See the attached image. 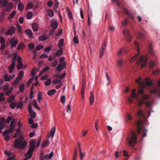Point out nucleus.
<instances>
[{
  "mask_svg": "<svg viewBox=\"0 0 160 160\" xmlns=\"http://www.w3.org/2000/svg\"><path fill=\"white\" fill-rule=\"evenodd\" d=\"M142 123V121L139 119L136 123L137 127V132L134 131H132L131 132V136L127 138V141L130 146L134 147L135 144L137 143V135L141 133V130L142 129V127L141 126Z\"/></svg>",
  "mask_w": 160,
  "mask_h": 160,
  "instance_id": "f257e3e1",
  "label": "nucleus"
},
{
  "mask_svg": "<svg viewBox=\"0 0 160 160\" xmlns=\"http://www.w3.org/2000/svg\"><path fill=\"white\" fill-rule=\"evenodd\" d=\"M24 139L22 136H21L19 139H16L14 142V146L15 148L19 149H23L27 145L25 141H23Z\"/></svg>",
  "mask_w": 160,
  "mask_h": 160,
  "instance_id": "f03ea898",
  "label": "nucleus"
},
{
  "mask_svg": "<svg viewBox=\"0 0 160 160\" xmlns=\"http://www.w3.org/2000/svg\"><path fill=\"white\" fill-rule=\"evenodd\" d=\"M141 77L138 78L136 80V82L138 84L141 88H144L146 86H150L152 84V82L150 80L149 78H146L145 81L141 82Z\"/></svg>",
  "mask_w": 160,
  "mask_h": 160,
  "instance_id": "7ed1b4c3",
  "label": "nucleus"
},
{
  "mask_svg": "<svg viewBox=\"0 0 160 160\" xmlns=\"http://www.w3.org/2000/svg\"><path fill=\"white\" fill-rule=\"evenodd\" d=\"M148 58L142 55L139 58L138 60L136 62V64L138 65H141L142 68L147 65V62Z\"/></svg>",
  "mask_w": 160,
  "mask_h": 160,
  "instance_id": "20e7f679",
  "label": "nucleus"
},
{
  "mask_svg": "<svg viewBox=\"0 0 160 160\" xmlns=\"http://www.w3.org/2000/svg\"><path fill=\"white\" fill-rule=\"evenodd\" d=\"M149 92L151 93L156 94L159 98H160V79L158 81L156 87L150 89Z\"/></svg>",
  "mask_w": 160,
  "mask_h": 160,
  "instance_id": "39448f33",
  "label": "nucleus"
},
{
  "mask_svg": "<svg viewBox=\"0 0 160 160\" xmlns=\"http://www.w3.org/2000/svg\"><path fill=\"white\" fill-rule=\"evenodd\" d=\"M12 119V117L11 116L8 117L7 120L5 121V119L3 118H0V132H2V129H4L5 127L4 122L9 123Z\"/></svg>",
  "mask_w": 160,
  "mask_h": 160,
  "instance_id": "423d86ee",
  "label": "nucleus"
},
{
  "mask_svg": "<svg viewBox=\"0 0 160 160\" xmlns=\"http://www.w3.org/2000/svg\"><path fill=\"white\" fill-rule=\"evenodd\" d=\"M134 43L135 45L136 49L138 51V53L137 54H136L135 55L134 57L130 59V62H133L135 60L138 58V56L140 55V53L139 50V48L138 47V42H137L136 41H135V42Z\"/></svg>",
  "mask_w": 160,
  "mask_h": 160,
  "instance_id": "0eeeda50",
  "label": "nucleus"
},
{
  "mask_svg": "<svg viewBox=\"0 0 160 160\" xmlns=\"http://www.w3.org/2000/svg\"><path fill=\"white\" fill-rule=\"evenodd\" d=\"M123 33L127 42H130L132 41V37L129 34L128 29H126L124 30L123 31Z\"/></svg>",
  "mask_w": 160,
  "mask_h": 160,
  "instance_id": "6e6552de",
  "label": "nucleus"
},
{
  "mask_svg": "<svg viewBox=\"0 0 160 160\" xmlns=\"http://www.w3.org/2000/svg\"><path fill=\"white\" fill-rule=\"evenodd\" d=\"M16 29L13 26L10 27L7 31L5 32V35L6 36L12 35L16 31Z\"/></svg>",
  "mask_w": 160,
  "mask_h": 160,
  "instance_id": "1a4fd4ad",
  "label": "nucleus"
},
{
  "mask_svg": "<svg viewBox=\"0 0 160 160\" xmlns=\"http://www.w3.org/2000/svg\"><path fill=\"white\" fill-rule=\"evenodd\" d=\"M15 121L14 120H12L10 123V127L9 130H6L5 131H4L3 132V134H5L7 133V132L10 133L12 130H13L15 128L14 125L15 123Z\"/></svg>",
  "mask_w": 160,
  "mask_h": 160,
  "instance_id": "9d476101",
  "label": "nucleus"
},
{
  "mask_svg": "<svg viewBox=\"0 0 160 160\" xmlns=\"http://www.w3.org/2000/svg\"><path fill=\"white\" fill-rule=\"evenodd\" d=\"M18 42V39H15V37H12L9 41V42L11 44V47H15L17 44Z\"/></svg>",
  "mask_w": 160,
  "mask_h": 160,
  "instance_id": "9b49d317",
  "label": "nucleus"
},
{
  "mask_svg": "<svg viewBox=\"0 0 160 160\" xmlns=\"http://www.w3.org/2000/svg\"><path fill=\"white\" fill-rule=\"evenodd\" d=\"M17 61L18 63V64L17 67V69L18 70H20L23 68V64L22 62V58L20 56H18Z\"/></svg>",
  "mask_w": 160,
  "mask_h": 160,
  "instance_id": "f8f14e48",
  "label": "nucleus"
},
{
  "mask_svg": "<svg viewBox=\"0 0 160 160\" xmlns=\"http://www.w3.org/2000/svg\"><path fill=\"white\" fill-rule=\"evenodd\" d=\"M141 31H139L137 32V36L139 39H142L146 33V31L144 29L141 28Z\"/></svg>",
  "mask_w": 160,
  "mask_h": 160,
  "instance_id": "ddd939ff",
  "label": "nucleus"
},
{
  "mask_svg": "<svg viewBox=\"0 0 160 160\" xmlns=\"http://www.w3.org/2000/svg\"><path fill=\"white\" fill-rule=\"evenodd\" d=\"M66 65V63L65 62H63L62 63H60L57 67L56 69L58 72H60L65 68Z\"/></svg>",
  "mask_w": 160,
  "mask_h": 160,
  "instance_id": "4468645a",
  "label": "nucleus"
},
{
  "mask_svg": "<svg viewBox=\"0 0 160 160\" xmlns=\"http://www.w3.org/2000/svg\"><path fill=\"white\" fill-rule=\"evenodd\" d=\"M34 148L29 147L28 151L25 153V155H28L32 157V153L34 151Z\"/></svg>",
  "mask_w": 160,
  "mask_h": 160,
  "instance_id": "2eb2a0df",
  "label": "nucleus"
},
{
  "mask_svg": "<svg viewBox=\"0 0 160 160\" xmlns=\"http://www.w3.org/2000/svg\"><path fill=\"white\" fill-rule=\"evenodd\" d=\"M8 1L6 0H0V7H5L8 4Z\"/></svg>",
  "mask_w": 160,
  "mask_h": 160,
  "instance_id": "dca6fc26",
  "label": "nucleus"
},
{
  "mask_svg": "<svg viewBox=\"0 0 160 160\" xmlns=\"http://www.w3.org/2000/svg\"><path fill=\"white\" fill-rule=\"evenodd\" d=\"M124 11L125 13L127 14L132 20H133L134 19V17L131 13L128 11L126 8H124Z\"/></svg>",
  "mask_w": 160,
  "mask_h": 160,
  "instance_id": "f3484780",
  "label": "nucleus"
},
{
  "mask_svg": "<svg viewBox=\"0 0 160 160\" xmlns=\"http://www.w3.org/2000/svg\"><path fill=\"white\" fill-rule=\"evenodd\" d=\"M90 93V97L89 98L90 104V105H92L94 102V98L92 92H91Z\"/></svg>",
  "mask_w": 160,
  "mask_h": 160,
  "instance_id": "a211bd4d",
  "label": "nucleus"
},
{
  "mask_svg": "<svg viewBox=\"0 0 160 160\" xmlns=\"http://www.w3.org/2000/svg\"><path fill=\"white\" fill-rule=\"evenodd\" d=\"M6 8V10L7 12H9L12 9L13 7V5L12 2H9Z\"/></svg>",
  "mask_w": 160,
  "mask_h": 160,
  "instance_id": "6ab92c4d",
  "label": "nucleus"
},
{
  "mask_svg": "<svg viewBox=\"0 0 160 160\" xmlns=\"http://www.w3.org/2000/svg\"><path fill=\"white\" fill-rule=\"evenodd\" d=\"M15 66V64L14 63H11L10 66L8 68L9 73H11L12 72Z\"/></svg>",
  "mask_w": 160,
  "mask_h": 160,
  "instance_id": "aec40b11",
  "label": "nucleus"
},
{
  "mask_svg": "<svg viewBox=\"0 0 160 160\" xmlns=\"http://www.w3.org/2000/svg\"><path fill=\"white\" fill-rule=\"evenodd\" d=\"M136 89L134 88L132 89V94L131 95V98H135L137 99L138 97V95L136 94L135 93Z\"/></svg>",
  "mask_w": 160,
  "mask_h": 160,
  "instance_id": "412c9836",
  "label": "nucleus"
},
{
  "mask_svg": "<svg viewBox=\"0 0 160 160\" xmlns=\"http://www.w3.org/2000/svg\"><path fill=\"white\" fill-rule=\"evenodd\" d=\"M58 25V23L56 21H52L51 27L54 29H56Z\"/></svg>",
  "mask_w": 160,
  "mask_h": 160,
  "instance_id": "4be33fe9",
  "label": "nucleus"
},
{
  "mask_svg": "<svg viewBox=\"0 0 160 160\" xmlns=\"http://www.w3.org/2000/svg\"><path fill=\"white\" fill-rule=\"evenodd\" d=\"M25 32L26 34L28 35L29 38L32 37V31L30 29H26Z\"/></svg>",
  "mask_w": 160,
  "mask_h": 160,
  "instance_id": "5701e85b",
  "label": "nucleus"
},
{
  "mask_svg": "<svg viewBox=\"0 0 160 160\" xmlns=\"http://www.w3.org/2000/svg\"><path fill=\"white\" fill-rule=\"evenodd\" d=\"M36 142V140H32L29 142V147L35 148V145Z\"/></svg>",
  "mask_w": 160,
  "mask_h": 160,
  "instance_id": "b1692460",
  "label": "nucleus"
},
{
  "mask_svg": "<svg viewBox=\"0 0 160 160\" xmlns=\"http://www.w3.org/2000/svg\"><path fill=\"white\" fill-rule=\"evenodd\" d=\"M18 128L15 130L17 132H18L19 134H20L21 132V131L20 130V128L22 126V124L21 122H19L18 123Z\"/></svg>",
  "mask_w": 160,
  "mask_h": 160,
  "instance_id": "393cba45",
  "label": "nucleus"
},
{
  "mask_svg": "<svg viewBox=\"0 0 160 160\" xmlns=\"http://www.w3.org/2000/svg\"><path fill=\"white\" fill-rule=\"evenodd\" d=\"M25 47V44L22 42H21L18 45L17 48V50H19L20 49H23Z\"/></svg>",
  "mask_w": 160,
  "mask_h": 160,
  "instance_id": "a878e982",
  "label": "nucleus"
},
{
  "mask_svg": "<svg viewBox=\"0 0 160 160\" xmlns=\"http://www.w3.org/2000/svg\"><path fill=\"white\" fill-rule=\"evenodd\" d=\"M14 99L15 96L13 95H11L7 98V101L8 103L12 102Z\"/></svg>",
  "mask_w": 160,
  "mask_h": 160,
  "instance_id": "bb28decb",
  "label": "nucleus"
},
{
  "mask_svg": "<svg viewBox=\"0 0 160 160\" xmlns=\"http://www.w3.org/2000/svg\"><path fill=\"white\" fill-rule=\"evenodd\" d=\"M55 127H53L50 131L49 133V135L52 136V138H53L54 136L55 132Z\"/></svg>",
  "mask_w": 160,
  "mask_h": 160,
  "instance_id": "cd10ccee",
  "label": "nucleus"
},
{
  "mask_svg": "<svg viewBox=\"0 0 160 160\" xmlns=\"http://www.w3.org/2000/svg\"><path fill=\"white\" fill-rule=\"evenodd\" d=\"M16 14V11H13L8 17V19L10 21H11L12 18L14 17Z\"/></svg>",
  "mask_w": 160,
  "mask_h": 160,
  "instance_id": "c85d7f7f",
  "label": "nucleus"
},
{
  "mask_svg": "<svg viewBox=\"0 0 160 160\" xmlns=\"http://www.w3.org/2000/svg\"><path fill=\"white\" fill-rule=\"evenodd\" d=\"M64 42V40L63 39H60L58 43V46L59 49L62 48Z\"/></svg>",
  "mask_w": 160,
  "mask_h": 160,
  "instance_id": "c756f323",
  "label": "nucleus"
},
{
  "mask_svg": "<svg viewBox=\"0 0 160 160\" xmlns=\"http://www.w3.org/2000/svg\"><path fill=\"white\" fill-rule=\"evenodd\" d=\"M32 27L34 31H37L38 29V25L36 23H34L32 24Z\"/></svg>",
  "mask_w": 160,
  "mask_h": 160,
  "instance_id": "7c9ffc66",
  "label": "nucleus"
},
{
  "mask_svg": "<svg viewBox=\"0 0 160 160\" xmlns=\"http://www.w3.org/2000/svg\"><path fill=\"white\" fill-rule=\"evenodd\" d=\"M117 65L119 67L122 66L124 64L123 61L122 59H119L117 61Z\"/></svg>",
  "mask_w": 160,
  "mask_h": 160,
  "instance_id": "2f4dec72",
  "label": "nucleus"
},
{
  "mask_svg": "<svg viewBox=\"0 0 160 160\" xmlns=\"http://www.w3.org/2000/svg\"><path fill=\"white\" fill-rule=\"evenodd\" d=\"M24 6L22 2H19L18 5V9L21 11H22L24 8Z\"/></svg>",
  "mask_w": 160,
  "mask_h": 160,
  "instance_id": "473e14b6",
  "label": "nucleus"
},
{
  "mask_svg": "<svg viewBox=\"0 0 160 160\" xmlns=\"http://www.w3.org/2000/svg\"><path fill=\"white\" fill-rule=\"evenodd\" d=\"M56 91L54 89L49 90L47 92L49 96L53 95L56 92Z\"/></svg>",
  "mask_w": 160,
  "mask_h": 160,
  "instance_id": "72a5a7b5",
  "label": "nucleus"
},
{
  "mask_svg": "<svg viewBox=\"0 0 160 160\" xmlns=\"http://www.w3.org/2000/svg\"><path fill=\"white\" fill-rule=\"evenodd\" d=\"M47 37L44 35L40 36L39 38V40L42 41H44L47 40Z\"/></svg>",
  "mask_w": 160,
  "mask_h": 160,
  "instance_id": "f704fd0d",
  "label": "nucleus"
},
{
  "mask_svg": "<svg viewBox=\"0 0 160 160\" xmlns=\"http://www.w3.org/2000/svg\"><path fill=\"white\" fill-rule=\"evenodd\" d=\"M105 49V48H101V49H100L99 50V53H100V55L99 57L100 58H102L103 55L104 53V50Z\"/></svg>",
  "mask_w": 160,
  "mask_h": 160,
  "instance_id": "c9c22d12",
  "label": "nucleus"
},
{
  "mask_svg": "<svg viewBox=\"0 0 160 160\" xmlns=\"http://www.w3.org/2000/svg\"><path fill=\"white\" fill-rule=\"evenodd\" d=\"M13 90V87H11L10 88L8 89L6 92L5 95L8 96H9L12 93Z\"/></svg>",
  "mask_w": 160,
  "mask_h": 160,
  "instance_id": "e433bc0d",
  "label": "nucleus"
},
{
  "mask_svg": "<svg viewBox=\"0 0 160 160\" xmlns=\"http://www.w3.org/2000/svg\"><path fill=\"white\" fill-rule=\"evenodd\" d=\"M49 144V142L48 140H46L43 142L42 144L41 147L42 148L45 147L47 146Z\"/></svg>",
  "mask_w": 160,
  "mask_h": 160,
  "instance_id": "4c0bfd02",
  "label": "nucleus"
},
{
  "mask_svg": "<svg viewBox=\"0 0 160 160\" xmlns=\"http://www.w3.org/2000/svg\"><path fill=\"white\" fill-rule=\"evenodd\" d=\"M18 104L17 102H12L10 104V107L12 109H14Z\"/></svg>",
  "mask_w": 160,
  "mask_h": 160,
  "instance_id": "58836bf2",
  "label": "nucleus"
},
{
  "mask_svg": "<svg viewBox=\"0 0 160 160\" xmlns=\"http://www.w3.org/2000/svg\"><path fill=\"white\" fill-rule=\"evenodd\" d=\"M48 15L50 17H52L54 15L53 11L51 9H48Z\"/></svg>",
  "mask_w": 160,
  "mask_h": 160,
  "instance_id": "ea45409f",
  "label": "nucleus"
},
{
  "mask_svg": "<svg viewBox=\"0 0 160 160\" xmlns=\"http://www.w3.org/2000/svg\"><path fill=\"white\" fill-rule=\"evenodd\" d=\"M32 12H28L27 14V18L28 19H31L32 16Z\"/></svg>",
  "mask_w": 160,
  "mask_h": 160,
  "instance_id": "a19ab883",
  "label": "nucleus"
},
{
  "mask_svg": "<svg viewBox=\"0 0 160 160\" xmlns=\"http://www.w3.org/2000/svg\"><path fill=\"white\" fill-rule=\"evenodd\" d=\"M25 85L23 83H22L19 87V90L21 92H22L24 90Z\"/></svg>",
  "mask_w": 160,
  "mask_h": 160,
  "instance_id": "79ce46f5",
  "label": "nucleus"
},
{
  "mask_svg": "<svg viewBox=\"0 0 160 160\" xmlns=\"http://www.w3.org/2000/svg\"><path fill=\"white\" fill-rule=\"evenodd\" d=\"M9 133L7 132L6 134H4L3 132L2 133L3 135L5 137V140L6 141H8L10 139V137L8 135Z\"/></svg>",
  "mask_w": 160,
  "mask_h": 160,
  "instance_id": "37998d69",
  "label": "nucleus"
},
{
  "mask_svg": "<svg viewBox=\"0 0 160 160\" xmlns=\"http://www.w3.org/2000/svg\"><path fill=\"white\" fill-rule=\"evenodd\" d=\"M23 76V72L22 71H21L18 74V78L20 80H21Z\"/></svg>",
  "mask_w": 160,
  "mask_h": 160,
  "instance_id": "c03bdc74",
  "label": "nucleus"
},
{
  "mask_svg": "<svg viewBox=\"0 0 160 160\" xmlns=\"http://www.w3.org/2000/svg\"><path fill=\"white\" fill-rule=\"evenodd\" d=\"M62 53V48L60 49L57 50V52L56 53V56H59L61 55Z\"/></svg>",
  "mask_w": 160,
  "mask_h": 160,
  "instance_id": "a18cd8bd",
  "label": "nucleus"
},
{
  "mask_svg": "<svg viewBox=\"0 0 160 160\" xmlns=\"http://www.w3.org/2000/svg\"><path fill=\"white\" fill-rule=\"evenodd\" d=\"M4 94L3 93H0V102L4 101L6 98L4 97Z\"/></svg>",
  "mask_w": 160,
  "mask_h": 160,
  "instance_id": "49530a36",
  "label": "nucleus"
},
{
  "mask_svg": "<svg viewBox=\"0 0 160 160\" xmlns=\"http://www.w3.org/2000/svg\"><path fill=\"white\" fill-rule=\"evenodd\" d=\"M148 52L149 53L151 54V55H152L153 54V51L152 50V45H151L149 46L148 49Z\"/></svg>",
  "mask_w": 160,
  "mask_h": 160,
  "instance_id": "de8ad7c7",
  "label": "nucleus"
},
{
  "mask_svg": "<svg viewBox=\"0 0 160 160\" xmlns=\"http://www.w3.org/2000/svg\"><path fill=\"white\" fill-rule=\"evenodd\" d=\"M150 96L148 94H145L142 96L141 99L142 100H147L149 98Z\"/></svg>",
  "mask_w": 160,
  "mask_h": 160,
  "instance_id": "09e8293b",
  "label": "nucleus"
},
{
  "mask_svg": "<svg viewBox=\"0 0 160 160\" xmlns=\"http://www.w3.org/2000/svg\"><path fill=\"white\" fill-rule=\"evenodd\" d=\"M73 41L75 44H78L79 42L78 37L77 36H75L73 38Z\"/></svg>",
  "mask_w": 160,
  "mask_h": 160,
  "instance_id": "8fccbe9b",
  "label": "nucleus"
},
{
  "mask_svg": "<svg viewBox=\"0 0 160 160\" xmlns=\"http://www.w3.org/2000/svg\"><path fill=\"white\" fill-rule=\"evenodd\" d=\"M33 6V3L31 2H29L28 3L27 8L28 9L31 8Z\"/></svg>",
  "mask_w": 160,
  "mask_h": 160,
  "instance_id": "3c124183",
  "label": "nucleus"
},
{
  "mask_svg": "<svg viewBox=\"0 0 160 160\" xmlns=\"http://www.w3.org/2000/svg\"><path fill=\"white\" fill-rule=\"evenodd\" d=\"M33 105L34 107L37 109L39 110H40V108L38 107L37 102V101L35 100H34L33 101Z\"/></svg>",
  "mask_w": 160,
  "mask_h": 160,
  "instance_id": "603ef678",
  "label": "nucleus"
},
{
  "mask_svg": "<svg viewBox=\"0 0 160 160\" xmlns=\"http://www.w3.org/2000/svg\"><path fill=\"white\" fill-rule=\"evenodd\" d=\"M58 64V61L57 59H55L52 62V66L53 67H55Z\"/></svg>",
  "mask_w": 160,
  "mask_h": 160,
  "instance_id": "864d4df0",
  "label": "nucleus"
},
{
  "mask_svg": "<svg viewBox=\"0 0 160 160\" xmlns=\"http://www.w3.org/2000/svg\"><path fill=\"white\" fill-rule=\"evenodd\" d=\"M139 117H144V115L143 113V111L141 110H140L137 113Z\"/></svg>",
  "mask_w": 160,
  "mask_h": 160,
  "instance_id": "5fc2aeb1",
  "label": "nucleus"
},
{
  "mask_svg": "<svg viewBox=\"0 0 160 160\" xmlns=\"http://www.w3.org/2000/svg\"><path fill=\"white\" fill-rule=\"evenodd\" d=\"M155 63L153 61H151L149 63V68H153L154 66Z\"/></svg>",
  "mask_w": 160,
  "mask_h": 160,
  "instance_id": "6e6d98bb",
  "label": "nucleus"
},
{
  "mask_svg": "<svg viewBox=\"0 0 160 160\" xmlns=\"http://www.w3.org/2000/svg\"><path fill=\"white\" fill-rule=\"evenodd\" d=\"M152 73L154 75L159 74L160 73V70L159 69H158L156 70L153 71L152 72Z\"/></svg>",
  "mask_w": 160,
  "mask_h": 160,
  "instance_id": "4d7b16f0",
  "label": "nucleus"
},
{
  "mask_svg": "<svg viewBox=\"0 0 160 160\" xmlns=\"http://www.w3.org/2000/svg\"><path fill=\"white\" fill-rule=\"evenodd\" d=\"M28 47L30 49H32L34 47V44L33 43H29L28 45Z\"/></svg>",
  "mask_w": 160,
  "mask_h": 160,
  "instance_id": "13d9d810",
  "label": "nucleus"
},
{
  "mask_svg": "<svg viewBox=\"0 0 160 160\" xmlns=\"http://www.w3.org/2000/svg\"><path fill=\"white\" fill-rule=\"evenodd\" d=\"M2 88L3 91L5 92L7 91L8 88V85H3L2 87Z\"/></svg>",
  "mask_w": 160,
  "mask_h": 160,
  "instance_id": "bf43d9fd",
  "label": "nucleus"
},
{
  "mask_svg": "<svg viewBox=\"0 0 160 160\" xmlns=\"http://www.w3.org/2000/svg\"><path fill=\"white\" fill-rule=\"evenodd\" d=\"M30 116L31 118H35L36 116V114L34 112H30Z\"/></svg>",
  "mask_w": 160,
  "mask_h": 160,
  "instance_id": "052dcab7",
  "label": "nucleus"
},
{
  "mask_svg": "<svg viewBox=\"0 0 160 160\" xmlns=\"http://www.w3.org/2000/svg\"><path fill=\"white\" fill-rule=\"evenodd\" d=\"M85 153L84 152H80V157L81 160H83V158L85 156Z\"/></svg>",
  "mask_w": 160,
  "mask_h": 160,
  "instance_id": "680f3d73",
  "label": "nucleus"
},
{
  "mask_svg": "<svg viewBox=\"0 0 160 160\" xmlns=\"http://www.w3.org/2000/svg\"><path fill=\"white\" fill-rule=\"evenodd\" d=\"M23 104L22 102H20L17 106V107L18 108H22L23 107Z\"/></svg>",
  "mask_w": 160,
  "mask_h": 160,
  "instance_id": "e2e57ef3",
  "label": "nucleus"
},
{
  "mask_svg": "<svg viewBox=\"0 0 160 160\" xmlns=\"http://www.w3.org/2000/svg\"><path fill=\"white\" fill-rule=\"evenodd\" d=\"M51 82V81L50 79H48L47 80V81L44 82V84L45 85L47 86L50 85Z\"/></svg>",
  "mask_w": 160,
  "mask_h": 160,
  "instance_id": "0e129e2a",
  "label": "nucleus"
},
{
  "mask_svg": "<svg viewBox=\"0 0 160 160\" xmlns=\"http://www.w3.org/2000/svg\"><path fill=\"white\" fill-rule=\"evenodd\" d=\"M4 78L5 81H8L10 80L9 78L8 77V74H5Z\"/></svg>",
  "mask_w": 160,
  "mask_h": 160,
  "instance_id": "69168bd1",
  "label": "nucleus"
},
{
  "mask_svg": "<svg viewBox=\"0 0 160 160\" xmlns=\"http://www.w3.org/2000/svg\"><path fill=\"white\" fill-rule=\"evenodd\" d=\"M60 100L62 103H65V96L63 95L61 96L60 98Z\"/></svg>",
  "mask_w": 160,
  "mask_h": 160,
  "instance_id": "338daca9",
  "label": "nucleus"
},
{
  "mask_svg": "<svg viewBox=\"0 0 160 160\" xmlns=\"http://www.w3.org/2000/svg\"><path fill=\"white\" fill-rule=\"evenodd\" d=\"M129 20L128 19H125L124 21L122 22V25L123 26H125L126 25L128 24V21Z\"/></svg>",
  "mask_w": 160,
  "mask_h": 160,
  "instance_id": "774afa93",
  "label": "nucleus"
}]
</instances>
